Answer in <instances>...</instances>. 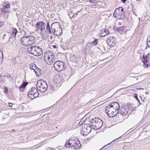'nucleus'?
Returning <instances> with one entry per match:
<instances>
[{"label": "nucleus", "instance_id": "obj_1", "mask_svg": "<svg viewBox=\"0 0 150 150\" xmlns=\"http://www.w3.org/2000/svg\"><path fill=\"white\" fill-rule=\"evenodd\" d=\"M46 30L49 33L53 34L57 36L60 35L62 33L61 24L57 22L53 23L50 26L49 22L48 21L46 26Z\"/></svg>", "mask_w": 150, "mask_h": 150}, {"label": "nucleus", "instance_id": "obj_2", "mask_svg": "<svg viewBox=\"0 0 150 150\" xmlns=\"http://www.w3.org/2000/svg\"><path fill=\"white\" fill-rule=\"evenodd\" d=\"M21 44L26 47L34 44L35 42V38L33 35L23 36L21 38Z\"/></svg>", "mask_w": 150, "mask_h": 150}, {"label": "nucleus", "instance_id": "obj_3", "mask_svg": "<svg viewBox=\"0 0 150 150\" xmlns=\"http://www.w3.org/2000/svg\"><path fill=\"white\" fill-rule=\"evenodd\" d=\"M44 59L45 62L48 65H51L55 61L56 57L52 51H48L45 53Z\"/></svg>", "mask_w": 150, "mask_h": 150}, {"label": "nucleus", "instance_id": "obj_4", "mask_svg": "<svg viewBox=\"0 0 150 150\" xmlns=\"http://www.w3.org/2000/svg\"><path fill=\"white\" fill-rule=\"evenodd\" d=\"M79 144L81 146L80 142L78 139L75 140L70 139L66 142L65 144V146L66 147H72L75 149H77L80 148Z\"/></svg>", "mask_w": 150, "mask_h": 150}, {"label": "nucleus", "instance_id": "obj_5", "mask_svg": "<svg viewBox=\"0 0 150 150\" xmlns=\"http://www.w3.org/2000/svg\"><path fill=\"white\" fill-rule=\"evenodd\" d=\"M54 67L58 72H63L66 70L67 66L65 63L62 61H57L54 63Z\"/></svg>", "mask_w": 150, "mask_h": 150}, {"label": "nucleus", "instance_id": "obj_6", "mask_svg": "<svg viewBox=\"0 0 150 150\" xmlns=\"http://www.w3.org/2000/svg\"><path fill=\"white\" fill-rule=\"evenodd\" d=\"M47 87V83L43 80H39L37 82L36 84L37 89L41 93H44L46 91Z\"/></svg>", "mask_w": 150, "mask_h": 150}, {"label": "nucleus", "instance_id": "obj_7", "mask_svg": "<svg viewBox=\"0 0 150 150\" xmlns=\"http://www.w3.org/2000/svg\"><path fill=\"white\" fill-rule=\"evenodd\" d=\"M38 90L35 88L32 87L30 90L29 91L28 93V98H30L33 99L39 96V93Z\"/></svg>", "mask_w": 150, "mask_h": 150}, {"label": "nucleus", "instance_id": "obj_8", "mask_svg": "<svg viewBox=\"0 0 150 150\" xmlns=\"http://www.w3.org/2000/svg\"><path fill=\"white\" fill-rule=\"evenodd\" d=\"M35 26L37 31L40 30L41 31H44L45 29V24L43 21L39 22L35 24Z\"/></svg>", "mask_w": 150, "mask_h": 150}, {"label": "nucleus", "instance_id": "obj_9", "mask_svg": "<svg viewBox=\"0 0 150 150\" xmlns=\"http://www.w3.org/2000/svg\"><path fill=\"white\" fill-rule=\"evenodd\" d=\"M113 16L115 18L117 19H123L125 17L124 12L120 13L118 11V10L115 9L114 11Z\"/></svg>", "mask_w": 150, "mask_h": 150}, {"label": "nucleus", "instance_id": "obj_10", "mask_svg": "<svg viewBox=\"0 0 150 150\" xmlns=\"http://www.w3.org/2000/svg\"><path fill=\"white\" fill-rule=\"evenodd\" d=\"M34 50L35 53H33L34 54H35V56H38L41 55L43 53L42 49L38 46H33Z\"/></svg>", "mask_w": 150, "mask_h": 150}, {"label": "nucleus", "instance_id": "obj_11", "mask_svg": "<svg viewBox=\"0 0 150 150\" xmlns=\"http://www.w3.org/2000/svg\"><path fill=\"white\" fill-rule=\"evenodd\" d=\"M98 121L97 122V124H95V125H94L93 127H91V128L95 130H98L100 128L102 127L103 122L101 119L98 120Z\"/></svg>", "mask_w": 150, "mask_h": 150}, {"label": "nucleus", "instance_id": "obj_12", "mask_svg": "<svg viewBox=\"0 0 150 150\" xmlns=\"http://www.w3.org/2000/svg\"><path fill=\"white\" fill-rule=\"evenodd\" d=\"M126 28L125 27H122L120 28H116L115 29L116 33L121 34H123L126 32Z\"/></svg>", "mask_w": 150, "mask_h": 150}, {"label": "nucleus", "instance_id": "obj_13", "mask_svg": "<svg viewBox=\"0 0 150 150\" xmlns=\"http://www.w3.org/2000/svg\"><path fill=\"white\" fill-rule=\"evenodd\" d=\"M110 105L111 106V107H112L114 110L118 111L120 109V105L118 102H112Z\"/></svg>", "mask_w": 150, "mask_h": 150}, {"label": "nucleus", "instance_id": "obj_14", "mask_svg": "<svg viewBox=\"0 0 150 150\" xmlns=\"http://www.w3.org/2000/svg\"><path fill=\"white\" fill-rule=\"evenodd\" d=\"M100 119L98 118L95 117L92 119L91 120V122L90 124H88L89 127H93L94 125H95V124H97L98 121V120H100Z\"/></svg>", "mask_w": 150, "mask_h": 150}, {"label": "nucleus", "instance_id": "obj_15", "mask_svg": "<svg viewBox=\"0 0 150 150\" xmlns=\"http://www.w3.org/2000/svg\"><path fill=\"white\" fill-rule=\"evenodd\" d=\"M109 33V32L108 30L105 29H103L101 30L100 37H104L108 35Z\"/></svg>", "mask_w": 150, "mask_h": 150}, {"label": "nucleus", "instance_id": "obj_16", "mask_svg": "<svg viewBox=\"0 0 150 150\" xmlns=\"http://www.w3.org/2000/svg\"><path fill=\"white\" fill-rule=\"evenodd\" d=\"M113 110H114V109L112 107H111L110 105L106 107L105 108V111L108 115L109 113H111L112 112Z\"/></svg>", "mask_w": 150, "mask_h": 150}, {"label": "nucleus", "instance_id": "obj_17", "mask_svg": "<svg viewBox=\"0 0 150 150\" xmlns=\"http://www.w3.org/2000/svg\"><path fill=\"white\" fill-rule=\"evenodd\" d=\"M28 84V82L23 81L19 87L20 91L22 92L23 91L24 88Z\"/></svg>", "mask_w": 150, "mask_h": 150}, {"label": "nucleus", "instance_id": "obj_18", "mask_svg": "<svg viewBox=\"0 0 150 150\" xmlns=\"http://www.w3.org/2000/svg\"><path fill=\"white\" fill-rule=\"evenodd\" d=\"M4 77H7L8 78L9 80L10 81H13V78L10 75H4V76H0V79H2V81L3 82V79Z\"/></svg>", "mask_w": 150, "mask_h": 150}, {"label": "nucleus", "instance_id": "obj_19", "mask_svg": "<svg viewBox=\"0 0 150 150\" xmlns=\"http://www.w3.org/2000/svg\"><path fill=\"white\" fill-rule=\"evenodd\" d=\"M57 89V86L56 84H51L50 86V91L51 93H53L54 91Z\"/></svg>", "mask_w": 150, "mask_h": 150}, {"label": "nucleus", "instance_id": "obj_20", "mask_svg": "<svg viewBox=\"0 0 150 150\" xmlns=\"http://www.w3.org/2000/svg\"><path fill=\"white\" fill-rule=\"evenodd\" d=\"M112 112H111V113H109L108 114V116L110 117H114L115 116H116L118 113V112L117 110H116L115 111V110H113Z\"/></svg>", "mask_w": 150, "mask_h": 150}, {"label": "nucleus", "instance_id": "obj_21", "mask_svg": "<svg viewBox=\"0 0 150 150\" xmlns=\"http://www.w3.org/2000/svg\"><path fill=\"white\" fill-rule=\"evenodd\" d=\"M149 60L148 56L147 57L146 55L143 54L142 56V62L144 63H147Z\"/></svg>", "mask_w": 150, "mask_h": 150}, {"label": "nucleus", "instance_id": "obj_22", "mask_svg": "<svg viewBox=\"0 0 150 150\" xmlns=\"http://www.w3.org/2000/svg\"><path fill=\"white\" fill-rule=\"evenodd\" d=\"M116 44V41L114 40L113 41L110 42V44L108 43V49H110L112 47H114L115 46V44Z\"/></svg>", "mask_w": 150, "mask_h": 150}, {"label": "nucleus", "instance_id": "obj_23", "mask_svg": "<svg viewBox=\"0 0 150 150\" xmlns=\"http://www.w3.org/2000/svg\"><path fill=\"white\" fill-rule=\"evenodd\" d=\"M17 30L16 29H15L14 30L12 33H11V35L10 37L9 38V39H10L11 38H13V37H15L17 33ZM9 41V40L8 41Z\"/></svg>", "mask_w": 150, "mask_h": 150}, {"label": "nucleus", "instance_id": "obj_24", "mask_svg": "<svg viewBox=\"0 0 150 150\" xmlns=\"http://www.w3.org/2000/svg\"><path fill=\"white\" fill-rule=\"evenodd\" d=\"M28 50L29 52L30 53L35 56V54H33V53H35L34 50L33 51V50H34L33 46L32 47H31L30 48H28Z\"/></svg>", "mask_w": 150, "mask_h": 150}, {"label": "nucleus", "instance_id": "obj_25", "mask_svg": "<svg viewBox=\"0 0 150 150\" xmlns=\"http://www.w3.org/2000/svg\"><path fill=\"white\" fill-rule=\"evenodd\" d=\"M34 71L35 73H36V75H37L38 76H40L41 74V73L42 72V70L41 69L38 68V69H37L36 71L35 70H34Z\"/></svg>", "mask_w": 150, "mask_h": 150}, {"label": "nucleus", "instance_id": "obj_26", "mask_svg": "<svg viewBox=\"0 0 150 150\" xmlns=\"http://www.w3.org/2000/svg\"><path fill=\"white\" fill-rule=\"evenodd\" d=\"M6 12V9L4 8H1L0 9V15H4Z\"/></svg>", "mask_w": 150, "mask_h": 150}, {"label": "nucleus", "instance_id": "obj_27", "mask_svg": "<svg viewBox=\"0 0 150 150\" xmlns=\"http://www.w3.org/2000/svg\"><path fill=\"white\" fill-rule=\"evenodd\" d=\"M3 58V55L2 52L0 51V64L2 62V60Z\"/></svg>", "mask_w": 150, "mask_h": 150}, {"label": "nucleus", "instance_id": "obj_28", "mask_svg": "<svg viewBox=\"0 0 150 150\" xmlns=\"http://www.w3.org/2000/svg\"><path fill=\"white\" fill-rule=\"evenodd\" d=\"M128 106H127L125 105L122 108H124V111L125 112V113H127L129 112V110L128 109Z\"/></svg>", "mask_w": 150, "mask_h": 150}, {"label": "nucleus", "instance_id": "obj_29", "mask_svg": "<svg viewBox=\"0 0 150 150\" xmlns=\"http://www.w3.org/2000/svg\"><path fill=\"white\" fill-rule=\"evenodd\" d=\"M2 6L4 7H5L6 9V8H9L10 7V5L8 3H5L4 4L2 5Z\"/></svg>", "mask_w": 150, "mask_h": 150}, {"label": "nucleus", "instance_id": "obj_30", "mask_svg": "<svg viewBox=\"0 0 150 150\" xmlns=\"http://www.w3.org/2000/svg\"><path fill=\"white\" fill-rule=\"evenodd\" d=\"M116 9L118 10V11L120 13H122L124 12V9L122 7H120L118 8H116Z\"/></svg>", "mask_w": 150, "mask_h": 150}, {"label": "nucleus", "instance_id": "obj_31", "mask_svg": "<svg viewBox=\"0 0 150 150\" xmlns=\"http://www.w3.org/2000/svg\"><path fill=\"white\" fill-rule=\"evenodd\" d=\"M134 97L136 98V100H137L138 102L139 103V105L141 104L140 101L139 99L138 98V95L137 94H135Z\"/></svg>", "mask_w": 150, "mask_h": 150}, {"label": "nucleus", "instance_id": "obj_32", "mask_svg": "<svg viewBox=\"0 0 150 150\" xmlns=\"http://www.w3.org/2000/svg\"><path fill=\"white\" fill-rule=\"evenodd\" d=\"M46 32H47V31L43 32V31H41L40 34L42 36H43V37L44 36L45 37V35H46Z\"/></svg>", "mask_w": 150, "mask_h": 150}, {"label": "nucleus", "instance_id": "obj_33", "mask_svg": "<svg viewBox=\"0 0 150 150\" xmlns=\"http://www.w3.org/2000/svg\"><path fill=\"white\" fill-rule=\"evenodd\" d=\"M126 106H128V110H130V111H132V110H134V108L133 107L132 108V105H131V104H129L128 105H127Z\"/></svg>", "mask_w": 150, "mask_h": 150}, {"label": "nucleus", "instance_id": "obj_34", "mask_svg": "<svg viewBox=\"0 0 150 150\" xmlns=\"http://www.w3.org/2000/svg\"><path fill=\"white\" fill-rule=\"evenodd\" d=\"M148 39V37L147 38V40ZM146 48L145 49H146L147 47H150V40L149 41V43L148 42V40H147V42H146Z\"/></svg>", "mask_w": 150, "mask_h": 150}, {"label": "nucleus", "instance_id": "obj_35", "mask_svg": "<svg viewBox=\"0 0 150 150\" xmlns=\"http://www.w3.org/2000/svg\"><path fill=\"white\" fill-rule=\"evenodd\" d=\"M112 144V142H111V143H110L109 144H108L104 146L103 147H102L101 149H100L99 150H102L103 149V148H105V149H106L107 148H108V147H109V146H108V145H110V144Z\"/></svg>", "mask_w": 150, "mask_h": 150}, {"label": "nucleus", "instance_id": "obj_36", "mask_svg": "<svg viewBox=\"0 0 150 150\" xmlns=\"http://www.w3.org/2000/svg\"><path fill=\"white\" fill-rule=\"evenodd\" d=\"M35 66H36L35 64H33L32 65H30V69H31V70L33 69L34 70L35 69H34L33 67H35Z\"/></svg>", "mask_w": 150, "mask_h": 150}, {"label": "nucleus", "instance_id": "obj_37", "mask_svg": "<svg viewBox=\"0 0 150 150\" xmlns=\"http://www.w3.org/2000/svg\"><path fill=\"white\" fill-rule=\"evenodd\" d=\"M120 114L121 115L124 116H125L127 114V113H125V112L124 111H121V112H120Z\"/></svg>", "mask_w": 150, "mask_h": 150}, {"label": "nucleus", "instance_id": "obj_38", "mask_svg": "<svg viewBox=\"0 0 150 150\" xmlns=\"http://www.w3.org/2000/svg\"><path fill=\"white\" fill-rule=\"evenodd\" d=\"M92 43L94 44V45H97L98 44V39H94V40Z\"/></svg>", "mask_w": 150, "mask_h": 150}, {"label": "nucleus", "instance_id": "obj_39", "mask_svg": "<svg viewBox=\"0 0 150 150\" xmlns=\"http://www.w3.org/2000/svg\"><path fill=\"white\" fill-rule=\"evenodd\" d=\"M4 89L5 90V91H4V92L6 93L8 92V89L7 87H4Z\"/></svg>", "mask_w": 150, "mask_h": 150}, {"label": "nucleus", "instance_id": "obj_40", "mask_svg": "<svg viewBox=\"0 0 150 150\" xmlns=\"http://www.w3.org/2000/svg\"><path fill=\"white\" fill-rule=\"evenodd\" d=\"M148 125V126L146 127V128L148 130H150V123L149 125Z\"/></svg>", "mask_w": 150, "mask_h": 150}, {"label": "nucleus", "instance_id": "obj_41", "mask_svg": "<svg viewBox=\"0 0 150 150\" xmlns=\"http://www.w3.org/2000/svg\"><path fill=\"white\" fill-rule=\"evenodd\" d=\"M83 124V122H82L80 121L79 123H78V125L79 126H81Z\"/></svg>", "mask_w": 150, "mask_h": 150}, {"label": "nucleus", "instance_id": "obj_42", "mask_svg": "<svg viewBox=\"0 0 150 150\" xmlns=\"http://www.w3.org/2000/svg\"><path fill=\"white\" fill-rule=\"evenodd\" d=\"M8 105L10 107H12L13 105V104L11 103H8Z\"/></svg>", "mask_w": 150, "mask_h": 150}, {"label": "nucleus", "instance_id": "obj_43", "mask_svg": "<svg viewBox=\"0 0 150 150\" xmlns=\"http://www.w3.org/2000/svg\"><path fill=\"white\" fill-rule=\"evenodd\" d=\"M86 126L84 127V129H83V132L85 131V132H86L85 131V130L87 131V127L86 128Z\"/></svg>", "mask_w": 150, "mask_h": 150}, {"label": "nucleus", "instance_id": "obj_44", "mask_svg": "<svg viewBox=\"0 0 150 150\" xmlns=\"http://www.w3.org/2000/svg\"><path fill=\"white\" fill-rule=\"evenodd\" d=\"M146 63H145V64H144L145 65V66L146 67H149V65L147 64H146Z\"/></svg>", "mask_w": 150, "mask_h": 150}, {"label": "nucleus", "instance_id": "obj_45", "mask_svg": "<svg viewBox=\"0 0 150 150\" xmlns=\"http://www.w3.org/2000/svg\"><path fill=\"white\" fill-rule=\"evenodd\" d=\"M122 3H125L127 0H121Z\"/></svg>", "mask_w": 150, "mask_h": 150}, {"label": "nucleus", "instance_id": "obj_46", "mask_svg": "<svg viewBox=\"0 0 150 150\" xmlns=\"http://www.w3.org/2000/svg\"><path fill=\"white\" fill-rule=\"evenodd\" d=\"M89 2L90 3L93 4V3H94L93 1L91 0H89Z\"/></svg>", "mask_w": 150, "mask_h": 150}, {"label": "nucleus", "instance_id": "obj_47", "mask_svg": "<svg viewBox=\"0 0 150 150\" xmlns=\"http://www.w3.org/2000/svg\"><path fill=\"white\" fill-rule=\"evenodd\" d=\"M6 36V34H4L3 35V36L2 37V39H4L5 38V37Z\"/></svg>", "mask_w": 150, "mask_h": 150}, {"label": "nucleus", "instance_id": "obj_48", "mask_svg": "<svg viewBox=\"0 0 150 150\" xmlns=\"http://www.w3.org/2000/svg\"><path fill=\"white\" fill-rule=\"evenodd\" d=\"M117 139H115V140H114V141H112V142H112V143L113 142H114V141H117Z\"/></svg>", "mask_w": 150, "mask_h": 150}, {"label": "nucleus", "instance_id": "obj_49", "mask_svg": "<svg viewBox=\"0 0 150 150\" xmlns=\"http://www.w3.org/2000/svg\"><path fill=\"white\" fill-rule=\"evenodd\" d=\"M53 47L54 48H56V45H53Z\"/></svg>", "mask_w": 150, "mask_h": 150}, {"label": "nucleus", "instance_id": "obj_50", "mask_svg": "<svg viewBox=\"0 0 150 150\" xmlns=\"http://www.w3.org/2000/svg\"><path fill=\"white\" fill-rule=\"evenodd\" d=\"M148 56L149 57H150L149 59H150V54H148Z\"/></svg>", "mask_w": 150, "mask_h": 150}, {"label": "nucleus", "instance_id": "obj_51", "mask_svg": "<svg viewBox=\"0 0 150 150\" xmlns=\"http://www.w3.org/2000/svg\"><path fill=\"white\" fill-rule=\"evenodd\" d=\"M149 93V92H147V91L146 92V93H145V94H148Z\"/></svg>", "mask_w": 150, "mask_h": 150}, {"label": "nucleus", "instance_id": "obj_52", "mask_svg": "<svg viewBox=\"0 0 150 150\" xmlns=\"http://www.w3.org/2000/svg\"><path fill=\"white\" fill-rule=\"evenodd\" d=\"M139 89L140 90V89H144L143 88H139Z\"/></svg>", "mask_w": 150, "mask_h": 150}, {"label": "nucleus", "instance_id": "obj_53", "mask_svg": "<svg viewBox=\"0 0 150 150\" xmlns=\"http://www.w3.org/2000/svg\"><path fill=\"white\" fill-rule=\"evenodd\" d=\"M85 126L88 127V126L87 125H86L85 124ZM87 128H88V127H87Z\"/></svg>", "mask_w": 150, "mask_h": 150}, {"label": "nucleus", "instance_id": "obj_54", "mask_svg": "<svg viewBox=\"0 0 150 150\" xmlns=\"http://www.w3.org/2000/svg\"><path fill=\"white\" fill-rule=\"evenodd\" d=\"M50 38H52V36H50Z\"/></svg>", "mask_w": 150, "mask_h": 150}, {"label": "nucleus", "instance_id": "obj_55", "mask_svg": "<svg viewBox=\"0 0 150 150\" xmlns=\"http://www.w3.org/2000/svg\"><path fill=\"white\" fill-rule=\"evenodd\" d=\"M141 0H137V1H141Z\"/></svg>", "mask_w": 150, "mask_h": 150}, {"label": "nucleus", "instance_id": "obj_56", "mask_svg": "<svg viewBox=\"0 0 150 150\" xmlns=\"http://www.w3.org/2000/svg\"><path fill=\"white\" fill-rule=\"evenodd\" d=\"M120 23H119V24H120Z\"/></svg>", "mask_w": 150, "mask_h": 150}, {"label": "nucleus", "instance_id": "obj_57", "mask_svg": "<svg viewBox=\"0 0 150 150\" xmlns=\"http://www.w3.org/2000/svg\"><path fill=\"white\" fill-rule=\"evenodd\" d=\"M76 15H78V13H76Z\"/></svg>", "mask_w": 150, "mask_h": 150}, {"label": "nucleus", "instance_id": "obj_58", "mask_svg": "<svg viewBox=\"0 0 150 150\" xmlns=\"http://www.w3.org/2000/svg\"><path fill=\"white\" fill-rule=\"evenodd\" d=\"M80 11H77V12H79Z\"/></svg>", "mask_w": 150, "mask_h": 150}, {"label": "nucleus", "instance_id": "obj_59", "mask_svg": "<svg viewBox=\"0 0 150 150\" xmlns=\"http://www.w3.org/2000/svg\"><path fill=\"white\" fill-rule=\"evenodd\" d=\"M108 146H110V145H108Z\"/></svg>", "mask_w": 150, "mask_h": 150}, {"label": "nucleus", "instance_id": "obj_60", "mask_svg": "<svg viewBox=\"0 0 150 150\" xmlns=\"http://www.w3.org/2000/svg\"><path fill=\"white\" fill-rule=\"evenodd\" d=\"M140 18H139V20H140Z\"/></svg>", "mask_w": 150, "mask_h": 150}]
</instances>
